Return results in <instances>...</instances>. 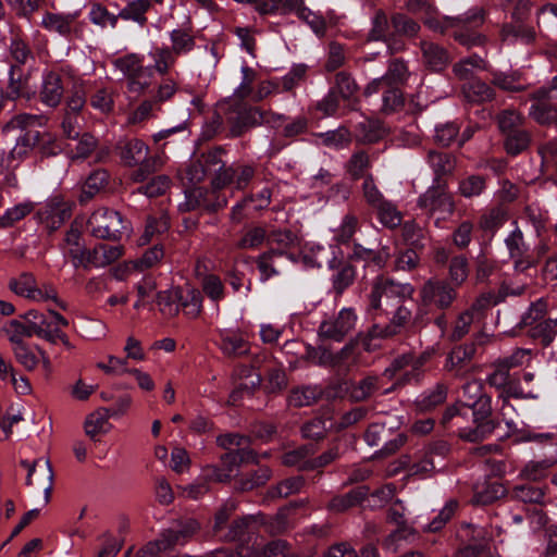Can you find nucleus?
Returning <instances> with one entry per match:
<instances>
[{
    "label": "nucleus",
    "mask_w": 557,
    "mask_h": 557,
    "mask_svg": "<svg viewBox=\"0 0 557 557\" xmlns=\"http://www.w3.org/2000/svg\"><path fill=\"white\" fill-rule=\"evenodd\" d=\"M268 231L261 225L248 227L236 243L238 249H256L267 240Z\"/></svg>",
    "instance_id": "603ef678"
},
{
    "label": "nucleus",
    "mask_w": 557,
    "mask_h": 557,
    "mask_svg": "<svg viewBox=\"0 0 557 557\" xmlns=\"http://www.w3.org/2000/svg\"><path fill=\"white\" fill-rule=\"evenodd\" d=\"M34 210V203L24 201L5 210L0 216V227H10Z\"/></svg>",
    "instance_id": "e2e57ef3"
},
{
    "label": "nucleus",
    "mask_w": 557,
    "mask_h": 557,
    "mask_svg": "<svg viewBox=\"0 0 557 557\" xmlns=\"http://www.w3.org/2000/svg\"><path fill=\"white\" fill-rule=\"evenodd\" d=\"M357 314L351 308H343L336 315L325 318L319 325L318 336L320 341L343 342L355 329Z\"/></svg>",
    "instance_id": "423d86ee"
},
{
    "label": "nucleus",
    "mask_w": 557,
    "mask_h": 557,
    "mask_svg": "<svg viewBox=\"0 0 557 557\" xmlns=\"http://www.w3.org/2000/svg\"><path fill=\"white\" fill-rule=\"evenodd\" d=\"M475 355L474 344H465L454 348L447 357L446 368L454 371L456 375H462Z\"/></svg>",
    "instance_id": "c85d7f7f"
},
{
    "label": "nucleus",
    "mask_w": 557,
    "mask_h": 557,
    "mask_svg": "<svg viewBox=\"0 0 557 557\" xmlns=\"http://www.w3.org/2000/svg\"><path fill=\"white\" fill-rule=\"evenodd\" d=\"M462 95L469 102L481 103L492 100L494 90L486 83L474 79L462 85Z\"/></svg>",
    "instance_id": "a19ab883"
},
{
    "label": "nucleus",
    "mask_w": 557,
    "mask_h": 557,
    "mask_svg": "<svg viewBox=\"0 0 557 557\" xmlns=\"http://www.w3.org/2000/svg\"><path fill=\"white\" fill-rule=\"evenodd\" d=\"M39 139L40 133L37 131L26 132L20 136L15 143V146L8 153L7 159L2 161L4 165L8 169L15 168L39 143Z\"/></svg>",
    "instance_id": "bb28decb"
},
{
    "label": "nucleus",
    "mask_w": 557,
    "mask_h": 557,
    "mask_svg": "<svg viewBox=\"0 0 557 557\" xmlns=\"http://www.w3.org/2000/svg\"><path fill=\"white\" fill-rule=\"evenodd\" d=\"M170 40L172 46L170 49L180 57L187 54L195 48V39L186 29H173L170 33Z\"/></svg>",
    "instance_id": "6e6d98bb"
},
{
    "label": "nucleus",
    "mask_w": 557,
    "mask_h": 557,
    "mask_svg": "<svg viewBox=\"0 0 557 557\" xmlns=\"http://www.w3.org/2000/svg\"><path fill=\"white\" fill-rule=\"evenodd\" d=\"M114 66L127 79V89L133 94L144 92L151 84L152 69L145 64V55L128 53L117 58Z\"/></svg>",
    "instance_id": "f03ea898"
},
{
    "label": "nucleus",
    "mask_w": 557,
    "mask_h": 557,
    "mask_svg": "<svg viewBox=\"0 0 557 557\" xmlns=\"http://www.w3.org/2000/svg\"><path fill=\"white\" fill-rule=\"evenodd\" d=\"M418 206L430 215L437 214V220H444L451 215L455 210L453 196L441 183L434 184L426 189L418 199Z\"/></svg>",
    "instance_id": "9d476101"
},
{
    "label": "nucleus",
    "mask_w": 557,
    "mask_h": 557,
    "mask_svg": "<svg viewBox=\"0 0 557 557\" xmlns=\"http://www.w3.org/2000/svg\"><path fill=\"white\" fill-rule=\"evenodd\" d=\"M78 11L70 13L46 12L41 18V26L50 33L69 38L78 30Z\"/></svg>",
    "instance_id": "5701e85b"
},
{
    "label": "nucleus",
    "mask_w": 557,
    "mask_h": 557,
    "mask_svg": "<svg viewBox=\"0 0 557 557\" xmlns=\"http://www.w3.org/2000/svg\"><path fill=\"white\" fill-rule=\"evenodd\" d=\"M178 305L180 308L184 309L186 315L196 318L202 310V296L200 292L194 287H180Z\"/></svg>",
    "instance_id": "c9c22d12"
},
{
    "label": "nucleus",
    "mask_w": 557,
    "mask_h": 557,
    "mask_svg": "<svg viewBox=\"0 0 557 557\" xmlns=\"http://www.w3.org/2000/svg\"><path fill=\"white\" fill-rule=\"evenodd\" d=\"M152 61V74L166 75L176 63V54L168 46L156 47L148 54Z\"/></svg>",
    "instance_id": "f704fd0d"
},
{
    "label": "nucleus",
    "mask_w": 557,
    "mask_h": 557,
    "mask_svg": "<svg viewBox=\"0 0 557 557\" xmlns=\"http://www.w3.org/2000/svg\"><path fill=\"white\" fill-rule=\"evenodd\" d=\"M249 555L250 557H298L287 548L285 542L280 540L272 541L262 548L249 547Z\"/></svg>",
    "instance_id": "864d4df0"
},
{
    "label": "nucleus",
    "mask_w": 557,
    "mask_h": 557,
    "mask_svg": "<svg viewBox=\"0 0 557 557\" xmlns=\"http://www.w3.org/2000/svg\"><path fill=\"white\" fill-rule=\"evenodd\" d=\"M387 520L396 524L397 528L384 539L382 545L386 550L396 553L398 550V542L401 540L409 541L410 537L414 536L416 531L406 523L400 506L395 505L388 509Z\"/></svg>",
    "instance_id": "4be33fe9"
},
{
    "label": "nucleus",
    "mask_w": 557,
    "mask_h": 557,
    "mask_svg": "<svg viewBox=\"0 0 557 557\" xmlns=\"http://www.w3.org/2000/svg\"><path fill=\"white\" fill-rule=\"evenodd\" d=\"M409 77V70L407 64L399 59L393 60L389 65L387 73L381 77L373 79L366 89L367 94L376 92L384 85L396 86L403 84Z\"/></svg>",
    "instance_id": "a878e982"
},
{
    "label": "nucleus",
    "mask_w": 557,
    "mask_h": 557,
    "mask_svg": "<svg viewBox=\"0 0 557 557\" xmlns=\"http://www.w3.org/2000/svg\"><path fill=\"white\" fill-rule=\"evenodd\" d=\"M359 227V220L355 214L347 213L343 216L338 227L334 230V238L339 244L350 242Z\"/></svg>",
    "instance_id": "052dcab7"
},
{
    "label": "nucleus",
    "mask_w": 557,
    "mask_h": 557,
    "mask_svg": "<svg viewBox=\"0 0 557 557\" xmlns=\"http://www.w3.org/2000/svg\"><path fill=\"white\" fill-rule=\"evenodd\" d=\"M178 298L180 287L159 292L157 294V305L162 313L173 315L180 310Z\"/></svg>",
    "instance_id": "680f3d73"
},
{
    "label": "nucleus",
    "mask_w": 557,
    "mask_h": 557,
    "mask_svg": "<svg viewBox=\"0 0 557 557\" xmlns=\"http://www.w3.org/2000/svg\"><path fill=\"white\" fill-rule=\"evenodd\" d=\"M240 119L244 122V126L267 124L274 128L280 127L285 121L283 115L259 108H250L245 110L240 113Z\"/></svg>",
    "instance_id": "7c9ffc66"
},
{
    "label": "nucleus",
    "mask_w": 557,
    "mask_h": 557,
    "mask_svg": "<svg viewBox=\"0 0 557 557\" xmlns=\"http://www.w3.org/2000/svg\"><path fill=\"white\" fill-rule=\"evenodd\" d=\"M177 535L173 532H163L159 539L149 542L145 547L137 552L135 557H158L162 552H165L174 546Z\"/></svg>",
    "instance_id": "de8ad7c7"
},
{
    "label": "nucleus",
    "mask_w": 557,
    "mask_h": 557,
    "mask_svg": "<svg viewBox=\"0 0 557 557\" xmlns=\"http://www.w3.org/2000/svg\"><path fill=\"white\" fill-rule=\"evenodd\" d=\"M421 52L423 64L434 72L444 70L450 61L447 50L434 42L422 41Z\"/></svg>",
    "instance_id": "cd10ccee"
},
{
    "label": "nucleus",
    "mask_w": 557,
    "mask_h": 557,
    "mask_svg": "<svg viewBox=\"0 0 557 557\" xmlns=\"http://www.w3.org/2000/svg\"><path fill=\"white\" fill-rule=\"evenodd\" d=\"M384 136V128L377 120L362 117L355 125V137L358 143L373 144Z\"/></svg>",
    "instance_id": "473e14b6"
},
{
    "label": "nucleus",
    "mask_w": 557,
    "mask_h": 557,
    "mask_svg": "<svg viewBox=\"0 0 557 557\" xmlns=\"http://www.w3.org/2000/svg\"><path fill=\"white\" fill-rule=\"evenodd\" d=\"M556 326L557 317L540 321L531 329V336L540 341L544 346H548L557 334Z\"/></svg>",
    "instance_id": "13d9d810"
},
{
    "label": "nucleus",
    "mask_w": 557,
    "mask_h": 557,
    "mask_svg": "<svg viewBox=\"0 0 557 557\" xmlns=\"http://www.w3.org/2000/svg\"><path fill=\"white\" fill-rule=\"evenodd\" d=\"M48 318L46 314L42 317L38 324V329L35 335L39 338H44L49 343H53V336L59 332L61 327L69 325V321L55 310L49 308Z\"/></svg>",
    "instance_id": "2f4dec72"
},
{
    "label": "nucleus",
    "mask_w": 557,
    "mask_h": 557,
    "mask_svg": "<svg viewBox=\"0 0 557 557\" xmlns=\"http://www.w3.org/2000/svg\"><path fill=\"white\" fill-rule=\"evenodd\" d=\"M10 289L18 296L32 300L33 292L37 287V282L32 273H22L18 277L10 281Z\"/></svg>",
    "instance_id": "69168bd1"
},
{
    "label": "nucleus",
    "mask_w": 557,
    "mask_h": 557,
    "mask_svg": "<svg viewBox=\"0 0 557 557\" xmlns=\"http://www.w3.org/2000/svg\"><path fill=\"white\" fill-rule=\"evenodd\" d=\"M468 416L471 414L474 428L463 429L460 436L469 442H478L486 437L495 429L494 423L490 420L492 413L491 397L485 395L476 401H471L468 406Z\"/></svg>",
    "instance_id": "20e7f679"
},
{
    "label": "nucleus",
    "mask_w": 557,
    "mask_h": 557,
    "mask_svg": "<svg viewBox=\"0 0 557 557\" xmlns=\"http://www.w3.org/2000/svg\"><path fill=\"white\" fill-rule=\"evenodd\" d=\"M481 307L482 300H478L470 309L459 314L450 335L453 341H459L469 333L471 324L480 317Z\"/></svg>",
    "instance_id": "4c0bfd02"
},
{
    "label": "nucleus",
    "mask_w": 557,
    "mask_h": 557,
    "mask_svg": "<svg viewBox=\"0 0 557 557\" xmlns=\"http://www.w3.org/2000/svg\"><path fill=\"white\" fill-rule=\"evenodd\" d=\"M148 150V146L143 140L134 138L124 145L121 158L128 165L139 164L146 161Z\"/></svg>",
    "instance_id": "49530a36"
},
{
    "label": "nucleus",
    "mask_w": 557,
    "mask_h": 557,
    "mask_svg": "<svg viewBox=\"0 0 557 557\" xmlns=\"http://www.w3.org/2000/svg\"><path fill=\"white\" fill-rule=\"evenodd\" d=\"M122 255L123 246L101 243L96 245L92 249H87L84 258L79 260L78 263L85 269L104 268L117 261Z\"/></svg>",
    "instance_id": "412c9836"
},
{
    "label": "nucleus",
    "mask_w": 557,
    "mask_h": 557,
    "mask_svg": "<svg viewBox=\"0 0 557 557\" xmlns=\"http://www.w3.org/2000/svg\"><path fill=\"white\" fill-rule=\"evenodd\" d=\"M505 494V487L497 481L476 484L472 502L478 505H488Z\"/></svg>",
    "instance_id": "79ce46f5"
},
{
    "label": "nucleus",
    "mask_w": 557,
    "mask_h": 557,
    "mask_svg": "<svg viewBox=\"0 0 557 557\" xmlns=\"http://www.w3.org/2000/svg\"><path fill=\"white\" fill-rule=\"evenodd\" d=\"M364 493L359 490H352L344 495L335 496L327 508L334 512H344L351 507L357 506L363 500Z\"/></svg>",
    "instance_id": "4d7b16f0"
},
{
    "label": "nucleus",
    "mask_w": 557,
    "mask_h": 557,
    "mask_svg": "<svg viewBox=\"0 0 557 557\" xmlns=\"http://www.w3.org/2000/svg\"><path fill=\"white\" fill-rule=\"evenodd\" d=\"M431 355L432 352L429 350L418 356L404 354L392 362L384 371V375L389 379L397 377L403 383L418 381L422 373V368L430 360Z\"/></svg>",
    "instance_id": "6e6552de"
},
{
    "label": "nucleus",
    "mask_w": 557,
    "mask_h": 557,
    "mask_svg": "<svg viewBox=\"0 0 557 557\" xmlns=\"http://www.w3.org/2000/svg\"><path fill=\"white\" fill-rule=\"evenodd\" d=\"M428 163L432 168L435 180L434 184L440 183V177L453 172L456 165L455 158L443 151H430L428 154Z\"/></svg>",
    "instance_id": "ea45409f"
},
{
    "label": "nucleus",
    "mask_w": 557,
    "mask_h": 557,
    "mask_svg": "<svg viewBox=\"0 0 557 557\" xmlns=\"http://www.w3.org/2000/svg\"><path fill=\"white\" fill-rule=\"evenodd\" d=\"M110 416V411L106 408L90 413L84 424L86 435L94 440L97 435L107 433L111 428Z\"/></svg>",
    "instance_id": "e433bc0d"
},
{
    "label": "nucleus",
    "mask_w": 557,
    "mask_h": 557,
    "mask_svg": "<svg viewBox=\"0 0 557 557\" xmlns=\"http://www.w3.org/2000/svg\"><path fill=\"white\" fill-rule=\"evenodd\" d=\"M283 258H286L290 261L295 260L292 253L285 252L283 250H275V248H271L267 252L259 256L257 264L263 281L280 274V270L277 269V261Z\"/></svg>",
    "instance_id": "c756f323"
},
{
    "label": "nucleus",
    "mask_w": 557,
    "mask_h": 557,
    "mask_svg": "<svg viewBox=\"0 0 557 557\" xmlns=\"http://www.w3.org/2000/svg\"><path fill=\"white\" fill-rule=\"evenodd\" d=\"M327 260V249L319 244H308L302 252V261L305 265L310 268H320Z\"/></svg>",
    "instance_id": "774afa93"
},
{
    "label": "nucleus",
    "mask_w": 557,
    "mask_h": 557,
    "mask_svg": "<svg viewBox=\"0 0 557 557\" xmlns=\"http://www.w3.org/2000/svg\"><path fill=\"white\" fill-rule=\"evenodd\" d=\"M253 175L255 170L250 165L228 166L214 176L211 184L214 188H223L227 184L234 183L237 189H243L249 184Z\"/></svg>",
    "instance_id": "393cba45"
},
{
    "label": "nucleus",
    "mask_w": 557,
    "mask_h": 557,
    "mask_svg": "<svg viewBox=\"0 0 557 557\" xmlns=\"http://www.w3.org/2000/svg\"><path fill=\"white\" fill-rule=\"evenodd\" d=\"M494 370L487 376L490 385L502 389V394L516 398H537V395L528 392L524 393L520 385L511 377L510 371L500 361L496 360L493 364Z\"/></svg>",
    "instance_id": "a211bd4d"
},
{
    "label": "nucleus",
    "mask_w": 557,
    "mask_h": 557,
    "mask_svg": "<svg viewBox=\"0 0 557 557\" xmlns=\"http://www.w3.org/2000/svg\"><path fill=\"white\" fill-rule=\"evenodd\" d=\"M447 397V387L437 383L434 387L423 392L416 399V407L420 411H430L443 404Z\"/></svg>",
    "instance_id": "58836bf2"
},
{
    "label": "nucleus",
    "mask_w": 557,
    "mask_h": 557,
    "mask_svg": "<svg viewBox=\"0 0 557 557\" xmlns=\"http://www.w3.org/2000/svg\"><path fill=\"white\" fill-rule=\"evenodd\" d=\"M88 227L97 238L116 240L122 234L124 222L117 211L100 208L90 215Z\"/></svg>",
    "instance_id": "0eeeda50"
},
{
    "label": "nucleus",
    "mask_w": 557,
    "mask_h": 557,
    "mask_svg": "<svg viewBox=\"0 0 557 557\" xmlns=\"http://www.w3.org/2000/svg\"><path fill=\"white\" fill-rule=\"evenodd\" d=\"M63 70L46 69L41 75L39 99L49 108H57L64 95Z\"/></svg>",
    "instance_id": "dca6fc26"
},
{
    "label": "nucleus",
    "mask_w": 557,
    "mask_h": 557,
    "mask_svg": "<svg viewBox=\"0 0 557 557\" xmlns=\"http://www.w3.org/2000/svg\"><path fill=\"white\" fill-rule=\"evenodd\" d=\"M381 224L388 228H395L400 225L403 215L397 207L389 200L384 201L374 209Z\"/></svg>",
    "instance_id": "5fc2aeb1"
},
{
    "label": "nucleus",
    "mask_w": 557,
    "mask_h": 557,
    "mask_svg": "<svg viewBox=\"0 0 557 557\" xmlns=\"http://www.w3.org/2000/svg\"><path fill=\"white\" fill-rule=\"evenodd\" d=\"M32 301L52 302L62 310L67 309L66 302L59 298L57 288L51 283L37 285L32 295Z\"/></svg>",
    "instance_id": "bf43d9fd"
},
{
    "label": "nucleus",
    "mask_w": 557,
    "mask_h": 557,
    "mask_svg": "<svg viewBox=\"0 0 557 557\" xmlns=\"http://www.w3.org/2000/svg\"><path fill=\"white\" fill-rule=\"evenodd\" d=\"M21 465L28 469L26 484L42 487L45 502L48 503L53 485V470L48 459H37L33 463L23 460Z\"/></svg>",
    "instance_id": "aec40b11"
},
{
    "label": "nucleus",
    "mask_w": 557,
    "mask_h": 557,
    "mask_svg": "<svg viewBox=\"0 0 557 557\" xmlns=\"http://www.w3.org/2000/svg\"><path fill=\"white\" fill-rule=\"evenodd\" d=\"M399 424L400 421L394 417L374 422L366 431L364 441L369 446H377L381 441L386 440L382 447V453L385 455L393 454L406 442V436L403 433H398L393 438L387 440L392 431L399 428Z\"/></svg>",
    "instance_id": "39448f33"
},
{
    "label": "nucleus",
    "mask_w": 557,
    "mask_h": 557,
    "mask_svg": "<svg viewBox=\"0 0 557 557\" xmlns=\"http://www.w3.org/2000/svg\"><path fill=\"white\" fill-rule=\"evenodd\" d=\"M544 495L543 488L529 484L517 485L511 491L513 499L530 504H541Z\"/></svg>",
    "instance_id": "338daca9"
},
{
    "label": "nucleus",
    "mask_w": 557,
    "mask_h": 557,
    "mask_svg": "<svg viewBox=\"0 0 557 557\" xmlns=\"http://www.w3.org/2000/svg\"><path fill=\"white\" fill-rule=\"evenodd\" d=\"M485 11L482 8H472L466 13L451 17L445 16V22L451 28H456L454 33L455 39L466 47L479 46L484 41L480 35L467 33L470 29L481 26L484 22Z\"/></svg>",
    "instance_id": "7ed1b4c3"
},
{
    "label": "nucleus",
    "mask_w": 557,
    "mask_h": 557,
    "mask_svg": "<svg viewBox=\"0 0 557 557\" xmlns=\"http://www.w3.org/2000/svg\"><path fill=\"white\" fill-rule=\"evenodd\" d=\"M150 5V0H132L120 11L119 17L144 26L147 23L146 13Z\"/></svg>",
    "instance_id": "c03bdc74"
},
{
    "label": "nucleus",
    "mask_w": 557,
    "mask_h": 557,
    "mask_svg": "<svg viewBox=\"0 0 557 557\" xmlns=\"http://www.w3.org/2000/svg\"><path fill=\"white\" fill-rule=\"evenodd\" d=\"M267 243L270 246L276 245L275 250H283L288 252V249L294 248L298 245L297 235L287 228H274L268 231Z\"/></svg>",
    "instance_id": "8fccbe9b"
},
{
    "label": "nucleus",
    "mask_w": 557,
    "mask_h": 557,
    "mask_svg": "<svg viewBox=\"0 0 557 557\" xmlns=\"http://www.w3.org/2000/svg\"><path fill=\"white\" fill-rule=\"evenodd\" d=\"M449 447L443 441L428 445L420 454L419 460L409 468L410 475L426 476L444 467V459Z\"/></svg>",
    "instance_id": "f8f14e48"
},
{
    "label": "nucleus",
    "mask_w": 557,
    "mask_h": 557,
    "mask_svg": "<svg viewBox=\"0 0 557 557\" xmlns=\"http://www.w3.org/2000/svg\"><path fill=\"white\" fill-rule=\"evenodd\" d=\"M72 214V205L55 196L37 211V218L52 231L59 228Z\"/></svg>",
    "instance_id": "6ab92c4d"
},
{
    "label": "nucleus",
    "mask_w": 557,
    "mask_h": 557,
    "mask_svg": "<svg viewBox=\"0 0 557 557\" xmlns=\"http://www.w3.org/2000/svg\"><path fill=\"white\" fill-rule=\"evenodd\" d=\"M414 288L409 283H398L387 276H377L369 295V313L375 318L379 313L389 314V309L410 298Z\"/></svg>",
    "instance_id": "f257e3e1"
},
{
    "label": "nucleus",
    "mask_w": 557,
    "mask_h": 557,
    "mask_svg": "<svg viewBox=\"0 0 557 557\" xmlns=\"http://www.w3.org/2000/svg\"><path fill=\"white\" fill-rule=\"evenodd\" d=\"M536 270L533 268L531 271H525L524 273H517L515 271L513 278L503 286V292L506 296H520L522 295L527 287L533 283L535 277Z\"/></svg>",
    "instance_id": "3c124183"
},
{
    "label": "nucleus",
    "mask_w": 557,
    "mask_h": 557,
    "mask_svg": "<svg viewBox=\"0 0 557 557\" xmlns=\"http://www.w3.org/2000/svg\"><path fill=\"white\" fill-rule=\"evenodd\" d=\"M396 310L393 313L391 322L387 324L375 323L368 331V338H389L398 333L407 325L411 318V311L401 304L394 307Z\"/></svg>",
    "instance_id": "b1692460"
},
{
    "label": "nucleus",
    "mask_w": 557,
    "mask_h": 557,
    "mask_svg": "<svg viewBox=\"0 0 557 557\" xmlns=\"http://www.w3.org/2000/svg\"><path fill=\"white\" fill-rule=\"evenodd\" d=\"M216 345L228 358L247 356L251 348L247 334L237 327L220 329Z\"/></svg>",
    "instance_id": "4468645a"
},
{
    "label": "nucleus",
    "mask_w": 557,
    "mask_h": 557,
    "mask_svg": "<svg viewBox=\"0 0 557 557\" xmlns=\"http://www.w3.org/2000/svg\"><path fill=\"white\" fill-rule=\"evenodd\" d=\"M505 246L509 257L513 260V269L518 274L535 268V261L529 255V246L525 244L523 233L518 226L505 238Z\"/></svg>",
    "instance_id": "2eb2a0df"
},
{
    "label": "nucleus",
    "mask_w": 557,
    "mask_h": 557,
    "mask_svg": "<svg viewBox=\"0 0 557 557\" xmlns=\"http://www.w3.org/2000/svg\"><path fill=\"white\" fill-rule=\"evenodd\" d=\"M13 354L16 361L23 366L26 370H34L39 363V355L34 347L25 344H18L13 346Z\"/></svg>",
    "instance_id": "0e129e2a"
},
{
    "label": "nucleus",
    "mask_w": 557,
    "mask_h": 557,
    "mask_svg": "<svg viewBox=\"0 0 557 557\" xmlns=\"http://www.w3.org/2000/svg\"><path fill=\"white\" fill-rule=\"evenodd\" d=\"M214 188L212 190L201 186H195L185 190V200L178 205V209L183 212L196 209H205L207 211H216L227 205L225 197L220 196Z\"/></svg>",
    "instance_id": "9b49d317"
},
{
    "label": "nucleus",
    "mask_w": 557,
    "mask_h": 557,
    "mask_svg": "<svg viewBox=\"0 0 557 557\" xmlns=\"http://www.w3.org/2000/svg\"><path fill=\"white\" fill-rule=\"evenodd\" d=\"M372 166L369 154L364 150L355 151L345 163V171L354 181L366 180V176H372L369 171Z\"/></svg>",
    "instance_id": "72a5a7b5"
},
{
    "label": "nucleus",
    "mask_w": 557,
    "mask_h": 557,
    "mask_svg": "<svg viewBox=\"0 0 557 557\" xmlns=\"http://www.w3.org/2000/svg\"><path fill=\"white\" fill-rule=\"evenodd\" d=\"M553 90H537L534 101L529 109V115L541 125H555L557 127V107L554 104Z\"/></svg>",
    "instance_id": "f3484780"
},
{
    "label": "nucleus",
    "mask_w": 557,
    "mask_h": 557,
    "mask_svg": "<svg viewBox=\"0 0 557 557\" xmlns=\"http://www.w3.org/2000/svg\"><path fill=\"white\" fill-rule=\"evenodd\" d=\"M349 258L359 261H372L379 268H383L389 258V252L385 248L380 251H374L373 249L366 248L360 244H354L351 251L349 252Z\"/></svg>",
    "instance_id": "a18cd8bd"
},
{
    "label": "nucleus",
    "mask_w": 557,
    "mask_h": 557,
    "mask_svg": "<svg viewBox=\"0 0 557 557\" xmlns=\"http://www.w3.org/2000/svg\"><path fill=\"white\" fill-rule=\"evenodd\" d=\"M223 468L207 466L201 473V480L207 484L210 481L227 482L240 462H255L257 456L252 450L227 451L222 456Z\"/></svg>",
    "instance_id": "1a4fd4ad"
},
{
    "label": "nucleus",
    "mask_w": 557,
    "mask_h": 557,
    "mask_svg": "<svg viewBox=\"0 0 557 557\" xmlns=\"http://www.w3.org/2000/svg\"><path fill=\"white\" fill-rule=\"evenodd\" d=\"M318 137L321 139V143L325 147L335 150H341L349 147L352 140L350 131L344 126L324 133H319Z\"/></svg>",
    "instance_id": "37998d69"
},
{
    "label": "nucleus",
    "mask_w": 557,
    "mask_h": 557,
    "mask_svg": "<svg viewBox=\"0 0 557 557\" xmlns=\"http://www.w3.org/2000/svg\"><path fill=\"white\" fill-rule=\"evenodd\" d=\"M421 301L434 305L438 309H447L457 297L456 288L443 280H429L420 289Z\"/></svg>",
    "instance_id": "ddd939ff"
},
{
    "label": "nucleus",
    "mask_w": 557,
    "mask_h": 557,
    "mask_svg": "<svg viewBox=\"0 0 557 557\" xmlns=\"http://www.w3.org/2000/svg\"><path fill=\"white\" fill-rule=\"evenodd\" d=\"M64 252L71 258V261L75 268H79L82 260L87 249H84L81 245V232L77 228L71 227L64 238Z\"/></svg>",
    "instance_id": "09e8293b"
}]
</instances>
